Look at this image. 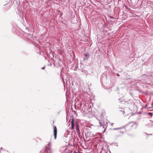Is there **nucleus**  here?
I'll return each instance as SVG.
<instances>
[{"label": "nucleus", "mask_w": 153, "mask_h": 153, "mask_svg": "<svg viewBox=\"0 0 153 153\" xmlns=\"http://www.w3.org/2000/svg\"><path fill=\"white\" fill-rule=\"evenodd\" d=\"M82 104H81V106H82Z\"/></svg>", "instance_id": "14"}, {"label": "nucleus", "mask_w": 153, "mask_h": 153, "mask_svg": "<svg viewBox=\"0 0 153 153\" xmlns=\"http://www.w3.org/2000/svg\"><path fill=\"white\" fill-rule=\"evenodd\" d=\"M134 125H136L135 123L134 122H131L129 123L127 125L126 127H132Z\"/></svg>", "instance_id": "3"}, {"label": "nucleus", "mask_w": 153, "mask_h": 153, "mask_svg": "<svg viewBox=\"0 0 153 153\" xmlns=\"http://www.w3.org/2000/svg\"><path fill=\"white\" fill-rule=\"evenodd\" d=\"M53 132L54 139H55L56 138V135L57 132V128L56 126H53Z\"/></svg>", "instance_id": "2"}, {"label": "nucleus", "mask_w": 153, "mask_h": 153, "mask_svg": "<svg viewBox=\"0 0 153 153\" xmlns=\"http://www.w3.org/2000/svg\"><path fill=\"white\" fill-rule=\"evenodd\" d=\"M52 151L51 148H46L44 153H52Z\"/></svg>", "instance_id": "4"}, {"label": "nucleus", "mask_w": 153, "mask_h": 153, "mask_svg": "<svg viewBox=\"0 0 153 153\" xmlns=\"http://www.w3.org/2000/svg\"><path fill=\"white\" fill-rule=\"evenodd\" d=\"M71 129L73 130L74 129V119H72V120L71 122Z\"/></svg>", "instance_id": "5"}, {"label": "nucleus", "mask_w": 153, "mask_h": 153, "mask_svg": "<svg viewBox=\"0 0 153 153\" xmlns=\"http://www.w3.org/2000/svg\"><path fill=\"white\" fill-rule=\"evenodd\" d=\"M88 109H86L85 108H82V113H87V111Z\"/></svg>", "instance_id": "7"}, {"label": "nucleus", "mask_w": 153, "mask_h": 153, "mask_svg": "<svg viewBox=\"0 0 153 153\" xmlns=\"http://www.w3.org/2000/svg\"><path fill=\"white\" fill-rule=\"evenodd\" d=\"M113 123H112V124H111V125H113Z\"/></svg>", "instance_id": "13"}, {"label": "nucleus", "mask_w": 153, "mask_h": 153, "mask_svg": "<svg viewBox=\"0 0 153 153\" xmlns=\"http://www.w3.org/2000/svg\"><path fill=\"white\" fill-rule=\"evenodd\" d=\"M74 153H77V152H74Z\"/></svg>", "instance_id": "11"}, {"label": "nucleus", "mask_w": 153, "mask_h": 153, "mask_svg": "<svg viewBox=\"0 0 153 153\" xmlns=\"http://www.w3.org/2000/svg\"><path fill=\"white\" fill-rule=\"evenodd\" d=\"M99 123L100 125V126H102V128L104 129V130L102 131V132L103 133H105L107 128L108 125L107 122H106V121H104L103 122L102 121H100Z\"/></svg>", "instance_id": "1"}, {"label": "nucleus", "mask_w": 153, "mask_h": 153, "mask_svg": "<svg viewBox=\"0 0 153 153\" xmlns=\"http://www.w3.org/2000/svg\"><path fill=\"white\" fill-rule=\"evenodd\" d=\"M76 130L77 133L80 132L79 129L78 124H77L76 125Z\"/></svg>", "instance_id": "8"}, {"label": "nucleus", "mask_w": 153, "mask_h": 153, "mask_svg": "<svg viewBox=\"0 0 153 153\" xmlns=\"http://www.w3.org/2000/svg\"><path fill=\"white\" fill-rule=\"evenodd\" d=\"M85 57L84 58V60H85L88 59V53H85L84 54Z\"/></svg>", "instance_id": "6"}, {"label": "nucleus", "mask_w": 153, "mask_h": 153, "mask_svg": "<svg viewBox=\"0 0 153 153\" xmlns=\"http://www.w3.org/2000/svg\"><path fill=\"white\" fill-rule=\"evenodd\" d=\"M2 148H1V149H2Z\"/></svg>", "instance_id": "16"}, {"label": "nucleus", "mask_w": 153, "mask_h": 153, "mask_svg": "<svg viewBox=\"0 0 153 153\" xmlns=\"http://www.w3.org/2000/svg\"><path fill=\"white\" fill-rule=\"evenodd\" d=\"M45 68V67H43V68H42V69H44V68Z\"/></svg>", "instance_id": "10"}, {"label": "nucleus", "mask_w": 153, "mask_h": 153, "mask_svg": "<svg viewBox=\"0 0 153 153\" xmlns=\"http://www.w3.org/2000/svg\"><path fill=\"white\" fill-rule=\"evenodd\" d=\"M121 128H114V130H117V129H120Z\"/></svg>", "instance_id": "9"}, {"label": "nucleus", "mask_w": 153, "mask_h": 153, "mask_svg": "<svg viewBox=\"0 0 153 153\" xmlns=\"http://www.w3.org/2000/svg\"><path fill=\"white\" fill-rule=\"evenodd\" d=\"M50 143H49L48 145H50Z\"/></svg>", "instance_id": "12"}, {"label": "nucleus", "mask_w": 153, "mask_h": 153, "mask_svg": "<svg viewBox=\"0 0 153 153\" xmlns=\"http://www.w3.org/2000/svg\"><path fill=\"white\" fill-rule=\"evenodd\" d=\"M119 100H120V99H119Z\"/></svg>", "instance_id": "15"}]
</instances>
